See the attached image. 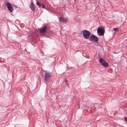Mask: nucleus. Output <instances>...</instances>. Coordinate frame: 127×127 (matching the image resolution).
Returning a JSON list of instances; mask_svg holds the SVG:
<instances>
[{
	"label": "nucleus",
	"instance_id": "obj_1",
	"mask_svg": "<svg viewBox=\"0 0 127 127\" xmlns=\"http://www.w3.org/2000/svg\"><path fill=\"white\" fill-rule=\"evenodd\" d=\"M90 34V32L86 30H85L83 33L84 37L86 39H88L89 37Z\"/></svg>",
	"mask_w": 127,
	"mask_h": 127
},
{
	"label": "nucleus",
	"instance_id": "obj_2",
	"mask_svg": "<svg viewBox=\"0 0 127 127\" xmlns=\"http://www.w3.org/2000/svg\"><path fill=\"white\" fill-rule=\"evenodd\" d=\"M89 40L91 41H94L97 42L98 41V39L96 36L94 34H92L90 37Z\"/></svg>",
	"mask_w": 127,
	"mask_h": 127
},
{
	"label": "nucleus",
	"instance_id": "obj_3",
	"mask_svg": "<svg viewBox=\"0 0 127 127\" xmlns=\"http://www.w3.org/2000/svg\"><path fill=\"white\" fill-rule=\"evenodd\" d=\"M99 61L102 65L104 67H107L108 66V63L103 59L100 58L99 60Z\"/></svg>",
	"mask_w": 127,
	"mask_h": 127
},
{
	"label": "nucleus",
	"instance_id": "obj_4",
	"mask_svg": "<svg viewBox=\"0 0 127 127\" xmlns=\"http://www.w3.org/2000/svg\"><path fill=\"white\" fill-rule=\"evenodd\" d=\"M51 76V74L50 73H47L45 74L44 78L45 82L47 81L49 79V77Z\"/></svg>",
	"mask_w": 127,
	"mask_h": 127
},
{
	"label": "nucleus",
	"instance_id": "obj_5",
	"mask_svg": "<svg viewBox=\"0 0 127 127\" xmlns=\"http://www.w3.org/2000/svg\"><path fill=\"white\" fill-rule=\"evenodd\" d=\"M6 5L8 10L11 12H13V9L12 7V5L10 3L8 2L6 3Z\"/></svg>",
	"mask_w": 127,
	"mask_h": 127
},
{
	"label": "nucleus",
	"instance_id": "obj_6",
	"mask_svg": "<svg viewBox=\"0 0 127 127\" xmlns=\"http://www.w3.org/2000/svg\"><path fill=\"white\" fill-rule=\"evenodd\" d=\"M97 32L99 35L102 36L104 34V31L103 29L99 28L97 29Z\"/></svg>",
	"mask_w": 127,
	"mask_h": 127
},
{
	"label": "nucleus",
	"instance_id": "obj_7",
	"mask_svg": "<svg viewBox=\"0 0 127 127\" xmlns=\"http://www.w3.org/2000/svg\"><path fill=\"white\" fill-rule=\"evenodd\" d=\"M47 28L46 26H45L42 28L40 30V32L42 34L46 32Z\"/></svg>",
	"mask_w": 127,
	"mask_h": 127
},
{
	"label": "nucleus",
	"instance_id": "obj_8",
	"mask_svg": "<svg viewBox=\"0 0 127 127\" xmlns=\"http://www.w3.org/2000/svg\"><path fill=\"white\" fill-rule=\"evenodd\" d=\"M31 4L30 6V7L32 11L34 10V7L33 3L31 1Z\"/></svg>",
	"mask_w": 127,
	"mask_h": 127
},
{
	"label": "nucleus",
	"instance_id": "obj_9",
	"mask_svg": "<svg viewBox=\"0 0 127 127\" xmlns=\"http://www.w3.org/2000/svg\"><path fill=\"white\" fill-rule=\"evenodd\" d=\"M59 19L60 21H61L62 22H64L63 21H64V18L62 17H60L59 18Z\"/></svg>",
	"mask_w": 127,
	"mask_h": 127
},
{
	"label": "nucleus",
	"instance_id": "obj_10",
	"mask_svg": "<svg viewBox=\"0 0 127 127\" xmlns=\"http://www.w3.org/2000/svg\"><path fill=\"white\" fill-rule=\"evenodd\" d=\"M37 5L39 6V7H40L41 6V4L38 1H37Z\"/></svg>",
	"mask_w": 127,
	"mask_h": 127
},
{
	"label": "nucleus",
	"instance_id": "obj_11",
	"mask_svg": "<svg viewBox=\"0 0 127 127\" xmlns=\"http://www.w3.org/2000/svg\"><path fill=\"white\" fill-rule=\"evenodd\" d=\"M67 19H65L64 18V21H63L65 23H66V22H67Z\"/></svg>",
	"mask_w": 127,
	"mask_h": 127
},
{
	"label": "nucleus",
	"instance_id": "obj_12",
	"mask_svg": "<svg viewBox=\"0 0 127 127\" xmlns=\"http://www.w3.org/2000/svg\"><path fill=\"white\" fill-rule=\"evenodd\" d=\"M113 29L115 31H118V28H113Z\"/></svg>",
	"mask_w": 127,
	"mask_h": 127
},
{
	"label": "nucleus",
	"instance_id": "obj_13",
	"mask_svg": "<svg viewBox=\"0 0 127 127\" xmlns=\"http://www.w3.org/2000/svg\"><path fill=\"white\" fill-rule=\"evenodd\" d=\"M124 119L126 120V121H127V118L126 117H125L124 118Z\"/></svg>",
	"mask_w": 127,
	"mask_h": 127
},
{
	"label": "nucleus",
	"instance_id": "obj_14",
	"mask_svg": "<svg viewBox=\"0 0 127 127\" xmlns=\"http://www.w3.org/2000/svg\"><path fill=\"white\" fill-rule=\"evenodd\" d=\"M42 8H44V5L43 4H42Z\"/></svg>",
	"mask_w": 127,
	"mask_h": 127
},
{
	"label": "nucleus",
	"instance_id": "obj_15",
	"mask_svg": "<svg viewBox=\"0 0 127 127\" xmlns=\"http://www.w3.org/2000/svg\"><path fill=\"white\" fill-rule=\"evenodd\" d=\"M67 80H65V82L66 83V84L67 83Z\"/></svg>",
	"mask_w": 127,
	"mask_h": 127
}]
</instances>
